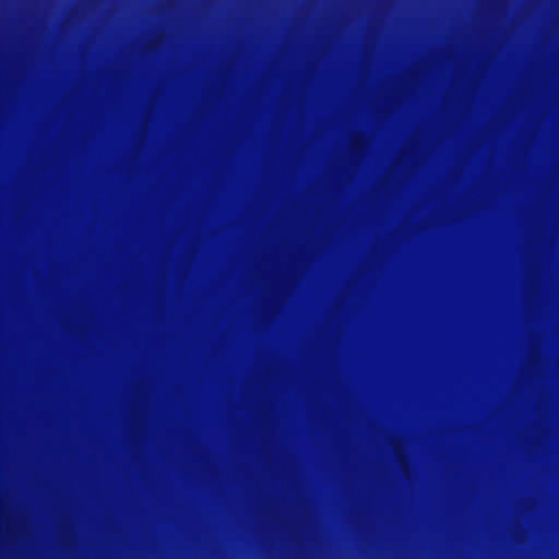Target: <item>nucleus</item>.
Masks as SVG:
<instances>
[{"instance_id": "obj_1", "label": "nucleus", "mask_w": 559, "mask_h": 559, "mask_svg": "<svg viewBox=\"0 0 559 559\" xmlns=\"http://www.w3.org/2000/svg\"><path fill=\"white\" fill-rule=\"evenodd\" d=\"M0 427H4V421H0Z\"/></svg>"}]
</instances>
